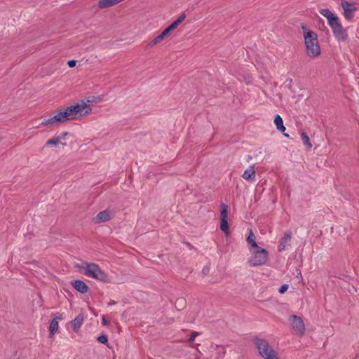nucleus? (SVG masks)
<instances>
[{"label": "nucleus", "mask_w": 359, "mask_h": 359, "mask_svg": "<svg viewBox=\"0 0 359 359\" xmlns=\"http://www.w3.org/2000/svg\"><path fill=\"white\" fill-rule=\"evenodd\" d=\"M198 335H199V332H196V331H194V332H192L191 333V334H190V336H189V337L188 340H187L188 343H189V344H192V343L194 341V340H195L196 337L197 336H198Z\"/></svg>", "instance_id": "obj_27"}, {"label": "nucleus", "mask_w": 359, "mask_h": 359, "mask_svg": "<svg viewBox=\"0 0 359 359\" xmlns=\"http://www.w3.org/2000/svg\"><path fill=\"white\" fill-rule=\"evenodd\" d=\"M209 267L208 266H205L203 268V270H202V273L203 275H207L208 273H209Z\"/></svg>", "instance_id": "obj_36"}, {"label": "nucleus", "mask_w": 359, "mask_h": 359, "mask_svg": "<svg viewBox=\"0 0 359 359\" xmlns=\"http://www.w3.org/2000/svg\"><path fill=\"white\" fill-rule=\"evenodd\" d=\"M69 135V133H68V132H63V133H62V135H61V136H59V137H60V140H61L65 139V137H66L67 135Z\"/></svg>", "instance_id": "obj_38"}, {"label": "nucleus", "mask_w": 359, "mask_h": 359, "mask_svg": "<svg viewBox=\"0 0 359 359\" xmlns=\"http://www.w3.org/2000/svg\"><path fill=\"white\" fill-rule=\"evenodd\" d=\"M60 142L59 136L54 137L47 140L46 146H57Z\"/></svg>", "instance_id": "obj_26"}, {"label": "nucleus", "mask_w": 359, "mask_h": 359, "mask_svg": "<svg viewBox=\"0 0 359 359\" xmlns=\"http://www.w3.org/2000/svg\"><path fill=\"white\" fill-rule=\"evenodd\" d=\"M180 25L179 23L177 22V21L175 20L172 23H170L168 27L169 28V29L172 32L174 31L175 29L177 28V27Z\"/></svg>", "instance_id": "obj_29"}, {"label": "nucleus", "mask_w": 359, "mask_h": 359, "mask_svg": "<svg viewBox=\"0 0 359 359\" xmlns=\"http://www.w3.org/2000/svg\"><path fill=\"white\" fill-rule=\"evenodd\" d=\"M65 123L64 118L61 114L60 110H59L57 114L47 119H44L40 124V126H48V125H53V124H59Z\"/></svg>", "instance_id": "obj_9"}, {"label": "nucleus", "mask_w": 359, "mask_h": 359, "mask_svg": "<svg viewBox=\"0 0 359 359\" xmlns=\"http://www.w3.org/2000/svg\"><path fill=\"white\" fill-rule=\"evenodd\" d=\"M59 328L58 322L56 319H52L49 325V337H53Z\"/></svg>", "instance_id": "obj_20"}, {"label": "nucleus", "mask_w": 359, "mask_h": 359, "mask_svg": "<svg viewBox=\"0 0 359 359\" xmlns=\"http://www.w3.org/2000/svg\"><path fill=\"white\" fill-rule=\"evenodd\" d=\"M186 299L184 298H177L175 303V306L177 310H182L185 307Z\"/></svg>", "instance_id": "obj_24"}, {"label": "nucleus", "mask_w": 359, "mask_h": 359, "mask_svg": "<svg viewBox=\"0 0 359 359\" xmlns=\"http://www.w3.org/2000/svg\"><path fill=\"white\" fill-rule=\"evenodd\" d=\"M319 12L326 18L335 39L339 41H346L348 39V34L346 29L343 27L339 17L328 8H322Z\"/></svg>", "instance_id": "obj_2"}, {"label": "nucleus", "mask_w": 359, "mask_h": 359, "mask_svg": "<svg viewBox=\"0 0 359 359\" xmlns=\"http://www.w3.org/2000/svg\"><path fill=\"white\" fill-rule=\"evenodd\" d=\"M354 359H359V353H356Z\"/></svg>", "instance_id": "obj_40"}, {"label": "nucleus", "mask_w": 359, "mask_h": 359, "mask_svg": "<svg viewBox=\"0 0 359 359\" xmlns=\"http://www.w3.org/2000/svg\"><path fill=\"white\" fill-rule=\"evenodd\" d=\"M291 238L292 232L290 231L285 232L284 236L280 239V243L278 246V250L279 252L285 250L287 243L290 241Z\"/></svg>", "instance_id": "obj_13"}, {"label": "nucleus", "mask_w": 359, "mask_h": 359, "mask_svg": "<svg viewBox=\"0 0 359 359\" xmlns=\"http://www.w3.org/2000/svg\"><path fill=\"white\" fill-rule=\"evenodd\" d=\"M116 304V302L115 301L111 300V301H110V302L108 303V305H109V306H111V305H114V304Z\"/></svg>", "instance_id": "obj_39"}, {"label": "nucleus", "mask_w": 359, "mask_h": 359, "mask_svg": "<svg viewBox=\"0 0 359 359\" xmlns=\"http://www.w3.org/2000/svg\"><path fill=\"white\" fill-rule=\"evenodd\" d=\"M289 288L288 284H283L278 289V292L280 294H284Z\"/></svg>", "instance_id": "obj_30"}, {"label": "nucleus", "mask_w": 359, "mask_h": 359, "mask_svg": "<svg viewBox=\"0 0 359 359\" xmlns=\"http://www.w3.org/2000/svg\"><path fill=\"white\" fill-rule=\"evenodd\" d=\"M290 321L292 328L299 335H303L305 333V325L303 319L294 314L290 316Z\"/></svg>", "instance_id": "obj_7"}, {"label": "nucleus", "mask_w": 359, "mask_h": 359, "mask_svg": "<svg viewBox=\"0 0 359 359\" xmlns=\"http://www.w3.org/2000/svg\"><path fill=\"white\" fill-rule=\"evenodd\" d=\"M1 141V137H0V142Z\"/></svg>", "instance_id": "obj_41"}, {"label": "nucleus", "mask_w": 359, "mask_h": 359, "mask_svg": "<svg viewBox=\"0 0 359 359\" xmlns=\"http://www.w3.org/2000/svg\"><path fill=\"white\" fill-rule=\"evenodd\" d=\"M71 285L76 291L81 294H85L88 292V285L81 280H73Z\"/></svg>", "instance_id": "obj_12"}, {"label": "nucleus", "mask_w": 359, "mask_h": 359, "mask_svg": "<svg viewBox=\"0 0 359 359\" xmlns=\"http://www.w3.org/2000/svg\"><path fill=\"white\" fill-rule=\"evenodd\" d=\"M246 241L250 251H252V249H255L259 247L256 242V237L251 229H248V235L246 238Z\"/></svg>", "instance_id": "obj_15"}, {"label": "nucleus", "mask_w": 359, "mask_h": 359, "mask_svg": "<svg viewBox=\"0 0 359 359\" xmlns=\"http://www.w3.org/2000/svg\"><path fill=\"white\" fill-rule=\"evenodd\" d=\"M253 341L259 355L262 358L264 359H280L278 353L266 340L255 337Z\"/></svg>", "instance_id": "obj_4"}, {"label": "nucleus", "mask_w": 359, "mask_h": 359, "mask_svg": "<svg viewBox=\"0 0 359 359\" xmlns=\"http://www.w3.org/2000/svg\"><path fill=\"white\" fill-rule=\"evenodd\" d=\"M102 324L104 326H107L109 324V321L105 316H102Z\"/></svg>", "instance_id": "obj_34"}, {"label": "nucleus", "mask_w": 359, "mask_h": 359, "mask_svg": "<svg viewBox=\"0 0 359 359\" xmlns=\"http://www.w3.org/2000/svg\"><path fill=\"white\" fill-rule=\"evenodd\" d=\"M186 17V14L183 13L175 20L177 21V23L180 25L184 20Z\"/></svg>", "instance_id": "obj_31"}, {"label": "nucleus", "mask_w": 359, "mask_h": 359, "mask_svg": "<svg viewBox=\"0 0 359 359\" xmlns=\"http://www.w3.org/2000/svg\"><path fill=\"white\" fill-rule=\"evenodd\" d=\"M255 165H252L250 167V168L245 170L242 177L248 182H252L255 180Z\"/></svg>", "instance_id": "obj_16"}, {"label": "nucleus", "mask_w": 359, "mask_h": 359, "mask_svg": "<svg viewBox=\"0 0 359 359\" xmlns=\"http://www.w3.org/2000/svg\"><path fill=\"white\" fill-rule=\"evenodd\" d=\"M273 122L276 126L277 130L281 132L285 137H289V135L285 132L286 128L283 124V118L279 114L275 116Z\"/></svg>", "instance_id": "obj_14"}, {"label": "nucleus", "mask_w": 359, "mask_h": 359, "mask_svg": "<svg viewBox=\"0 0 359 359\" xmlns=\"http://www.w3.org/2000/svg\"><path fill=\"white\" fill-rule=\"evenodd\" d=\"M83 314L79 313L77 316L75 317V318L73 320L71 321L70 323L74 332H78L83 321Z\"/></svg>", "instance_id": "obj_17"}, {"label": "nucleus", "mask_w": 359, "mask_h": 359, "mask_svg": "<svg viewBox=\"0 0 359 359\" xmlns=\"http://www.w3.org/2000/svg\"><path fill=\"white\" fill-rule=\"evenodd\" d=\"M65 122L87 116L92 112V108L84 100H79L69 106L60 109Z\"/></svg>", "instance_id": "obj_1"}, {"label": "nucleus", "mask_w": 359, "mask_h": 359, "mask_svg": "<svg viewBox=\"0 0 359 359\" xmlns=\"http://www.w3.org/2000/svg\"><path fill=\"white\" fill-rule=\"evenodd\" d=\"M341 6L344 11V16L348 21L353 20L354 17V12L358 10L355 6L356 3L354 1H348L346 0H341Z\"/></svg>", "instance_id": "obj_6"}, {"label": "nucleus", "mask_w": 359, "mask_h": 359, "mask_svg": "<svg viewBox=\"0 0 359 359\" xmlns=\"http://www.w3.org/2000/svg\"><path fill=\"white\" fill-rule=\"evenodd\" d=\"M303 37L306 55L311 58L320 55L321 50L317 34L314 32H307L303 34Z\"/></svg>", "instance_id": "obj_3"}, {"label": "nucleus", "mask_w": 359, "mask_h": 359, "mask_svg": "<svg viewBox=\"0 0 359 359\" xmlns=\"http://www.w3.org/2000/svg\"><path fill=\"white\" fill-rule=\"evenodd\" d=\"M252 257L248 261L251 266H258L265 264L269 259V252L261 247L252 249Z\"/></svg>", "instance_id": "obj_5"}, {"label": "nucleus", "mask_w": 359, "mask_h": 359, "mask_svg": "<svg viewBox=\"0 0 359 359\" xmlns=\"http://www.w3.org/2000/svg\"><path fill=\"white\" fill-rule=\"evenodd\" d=\"M317 23H318V25L319 27V29L320 30H324L325 29L327 32H328V29H327V27H325V22H324V20L323 19H321L320 18H318V20L317 21Z\"/></svg>", "instance_id": "obj_28"}, {"label": "nucleus", "mask_w": 359, "mask_h": 359, "mask_svg": "<svg viewBox=\"0 0 359 359\" xmlns=\"http://www.w3.org/2000/svg\"><path fill=\"white\" fill-rule=\"evenodd\" d=\"M301 28L303 30V34L307 32H313L311 29H308L307 25L304 23L301 25Z\"/></svg>", "instance_id": "obj_32"}, {"label": "nucleus", "mask_w": 359, "mask_h": 359, "mask_svg": "<svg viewBox=\"0 0 359 359\" xmlns=\"http://www.w3.org/2000/svg\"><path fill=\"white\" fill-rule=\"evenodd\" d=\"M171 32H172L168 27H165L158 36L148 43L147 46L151 47L161 43L164 39L169 36L171 34Z\"/></svg>", "instance_id": "obj_10"}, {"label": "nucleus", "mask_w": 359, "mask_h": 359, "mask_svg": "<svg viewBox=\"0 0 359 359\" xmlns=\"http://www.w3.org/2000/svg\"><path fill=\"white\" fill-rule=\"evenodd\" d=\"M182 243L185 244L189 248V250L194 249V247L188 241H183Z\"/></svg>", "instance_id": "obj_35"}, {"label": "nucleus", "mask_w": 359, "mask_h": 359, "mask_svg": "<svg viewBox=\"0 0 359 359\" xmlns=\"http://www.w3.org/2000/svg\"><path fill=\"white\" fill-rule=\"evenodd\" d=\"M229 207L224 203L220 205V219H228Z\"/></svg>", "instance_id": "obj_23"}, {"label": "nucleus", "mask_w": 359, "mask_h": 359, "mask_svg": "<svg viewBox=\"0 0 359 359\" xmlns=\"http://www.w3.org/2000/svg\"><path fill=\"white\" fill-rule=\"evenodd\" d=\"M114 215L112 210L106 209L103 211L100 212L93 219V222L95 224L103 223L109 221Z\"/></svg>", "instance_id": "obj_8"}, {"label": "nucleus", "mask_w": 359, "mask_h": 359, "mask_svg": "<svg viewBox=\"0 0 359 359\" xmlns=\"http://www.w3.org/2000/svg\"><path fill=\"white\" fill-rule=\"evenodd\" d=\"M86 266L85 268V275L92 278H95L97 273L99 271V270L101 269L98 264L95 263H86Z\"/></svg>", "instance_id": "obj_11"}, {"label": "nucleus", "mask_w": 359, "mask_h": 359, "mask_svg": "<svg viewBox=\"0 0 359 359\" xmlns=\"http://www.w3.org/2000/svg\"><path fill=\"white\" fill-rule=\"evenodd\" d=\"M301 137L304 144L306 147V149L310 150L312 147V144L310 142V139L307 133L305 131H302L301 133Z\"/></svg>", "instance_id": "obj_22"}, {"label": "nucleus", "mask_w": 359, "mask_h": 359, "mask_svg": "<svg viewBox=\"0 0 359 359\" xmlns=\"http://www.w3.org/2000/svg\"><path fill=\"white\" fill-rule=\"evenodd\" d=\"M94 279L98 280L104 283H110V280L108 276L102 269H100L97 273V275Z\"/></svg>", "instance_id": "obj_19"}, {"label": "nucleus", "mask_w": 359, "mask_h": 359, "mask_svg": "<svg viewBox=\"0 0 359 359\" xmlns=\"http://www.w3.org/2000/svg\"><path fill=\"white\" fill-rule=\"evenodd\" d=\"M62 318V314L60 313H57L55 314V317L53 319H56V321H57V320H61Z\"/></svg>", "instance_id": "obj_37"}, {"label": "nucleus", "mask_w": 359, "mask_h": 359, "mask_svg": "<svg viewBox=\"0 0 359 359\" xmlns=\"http://www.w3.org/2000/svg\"><path fill=\"white\" fill-rule=\"evenodd\" d=\"M219 228L225 236L229 237L231 235L228 219H220Z\"/></svg>", "instance_id": "obj_18"}, {"label": "nucleus", "mask_w": 359, "mask_h": 359, "mask_svg": "<svg viewBox=\"0 0 359 359\" xmlns=\"http://www.w3.org/2000/svg\"><path fill=\"white\" fill-rule=\"evenodd\" d=\"M77 61L75 60H70L67 62V65L69 67H74L76 65Z\"/></svg>", "instance_id": "obj_33"}, {"label": "nucleus", "mask_w": 359, "mask_h": 359, "mask_svg": "<svg viewBox=\"0 0 359 359\" xmlns=\"http://www.w3.org/2000/svg\"><path fill=\"white\" fill-rule=\"evenodd\" d=\"M104 98V95H92L86 97L87 102H86L87 104H89V106L92 104H97L100 102Z\"/></svg>", "instance_id": "obj_21"}, {"label": "nucleus", "mask_w": 359, "mask_h": 359, "mask_svg": "<svg viewBox=\"0 0 359 359\" xmlns=\"http://www.w3.org/2000/svg\"><path fill=\"white\" fill-rule=\"evenodd\" d=\"M108 336L106 334H101L100 336L97 337V341L102 344L106 345L107 347H109L108 344Z\"/></svg>", "instance_id": "obj_25"}]
</instances>
